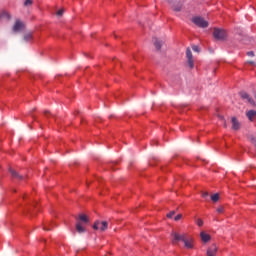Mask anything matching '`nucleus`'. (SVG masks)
Masks as SVG:
<instances>
[{
    "label": "nucleus",
    "instance_id": "nucleus-1",
    "mask_svg": "<svg viewBox=\"0 0 256 256\" xmlns=\"http://www.w3.org/2000/svg\"><path fill=\"white\" fill-rule=\"evenodd\" d=\"M213 37L216 41H225L227 39V31L219 28H215L213 32Z\"/></svg>",
    "mask_w": 256,
    "mask_h": 256
},
{
    "label": "nucleus",
    "instance_id": "nucleus-2",
    "mask_svg": "<svg viewBox=\"0 0 256 256\" xmlns=\"http://www.w3.org/2000/svg\"><path fill=\"white\" fill-rule=\"evenodd\" d=\"M192 22L197 25V27H200L201 29H205L209 27V22L204 20L202 17H194L192 19Z\"/></svg>",
    "mask_w": 256,
    "mask_h": 256
},
{
    "label": "nucleus",
    "instance_id": "nucleus-3",
    "mask_svg": "<svg viewBox=\"0 0 256 256\" xmlns=\"http://www.w3.org/2000/svg\"><path fill=\"white\" fill-rule=\"evenodd\" d=\"M107 227H109V223H107V221H96L93 225V229L95 231H107Z\"/></svg>",
    "mask_w": 256,
    "mask_h": 256
},
{
    "label": "nucleus",
    "instance_id": "nucleus-4",
    "mask_svg": "<svg viewBox=\"0 0 256 256\" xmlns=\"http://www.w3.org/2000/svg\"><path fill=\"white\" fill-rule=\"evenodd\" d=\"M172 243L173 245H176V243H179V241H185L187 234L183 233V234H179L177 232H172Z\"/></svg>",
    "mask_w": 256,
    "mask_h": 256
},
{
    "label": "nucleus",
    "instance_id": "nucleus-5",
    "mask_svg": "<svg viewBox=\"0 0 256 256\" xmlns=\"http://www.w3.org/2000/svg\"><path fill=\"white\" fill-rule=\"evenodd\" d=\"M239 95H240L241 99H243V101H246L250 105H255V100L249 95V93H247L245 91H241V92H239Z\"/></svg>",
    "mask_w": 256,
    "mask_h": 256
},
{
    "label": "nucleus",
    "instance_id": "nucleus-6",
    "mask_svg": "<svg viewBox=\"0 0 256 256\" xmlns=\"http://www.w3.org/2000/svg\"><path fill=\"white\" fill-rule=\"evenodd\" d=\"M186 57H187L188 66L190 67V69H193V67H195V64L193 61V53L189 48L186 49Z\"/></svg>",
    "mask_w": 256,
    "mask_h": 256
},
{
    "label": "nucleus",
    "instance_id": "nucleus-7",
    "mask_svg": "<svg viewBox=\"0 0 256 256\" xmlns=\"http://www.w3.org/2000/svg\"><path fill=\"white\" fill-rule=\"evenodd\" d=\"M25 29V24L21 20H16L14 26H13V31L14 33H19Z\"/></svg>",
    "mask_w": 256,
    "mask_h": 256
},
{
    "label": "nucleus",
    "instance_id": "nucleus-8",
    "mask_svg": "<svg viewBox=\"0 0 256 256\" xmlns=\"http://www.w3.org/2000/svg\"><path fill=\"white\" fill-rule=\"evenodd\" d=\"M231 123H232V129L234 131H239V129H241V122L237 120V117H232Z\"/></svg>",
    "mask_w": 256,
    "mask_h": 256
},
{
    "label": "nucleus",
    "instance_id": "nucleus-9",
    "mask_svg": "<svg viewBox=\"0 0 256 256\" xmlns=\"http://www.w3.org/2000/svg\"><path fill=\"white\" fill-rule=\"evenodd\" d=\"M11 173L12 179H18V181L23 180V175L19 174L17 171L13 170V168L9 169Z\"/></svg>",
    "mask_w": 256,
    "mask_h": 256
},
{
    "label": "nucleus",
    "instance_id": "nucleus-10",
    "mask_svg": "<svg viewBox=\"0 0 256 256\" xmlns=\"http://www.w3.org/2000/svg\"><path fill=\"white\" fill-rule=\"evenodd\" d=\"M217 255V245L213 244L207 250V256H215Z\"/></svg>",
    "mask_w": 256,
    "mask_h": 256
},
{
    "label": "nucleus",
    "instance_id": "nucleus-11",
    "mask_svg": "<svg viewBox=\"0 0 256 256\" xmlns=\"http://www.w3.org/2000/svg\"><path fill=\"white\" fill-rule=\"evenodd\" d=\"M200 237H201V241H203V243H209V241H211V235H209L205 232H201Z\"/></svg>",
    "mask_w": 256,
    "mask_h": 256
},
{
    "label": "nucleus",
    "instance_id": "nucleus-12",
    "mask_svg": "<svg viewBox=\"0 0 256 256\" xmlns=\"http://www.w3.org/2000/svg\"><path fill=\"white\" fill-rule=\"evenodd\" d=\"M76 231L77 233H85V226L81 222L76 223Z\"/></svg>",
    "mask_w": 256,
    "mask_h": 256
},
{
    "label": "nucleus",
    "instance_id": "nucleus-13",
    "mask_svg": "<svg viewBox=\"0 0 256 256\" xmlns=\"http://www.w3.org/2000/svg\"><path fill=\"white\" fill-rule=\"evenodd\" d=\"M183 243L186 249H193V239L187 240V238H184Z\"/></svg>",
    "mask_w": 256,
    "mask_h": 256
},
{
    "label": "nucleus",
    "instance_id": "nucleus-14",
    "mask_svg": "<svg viewBox=\"0 0 256 256\" xmlns=\"http://www.w3.org/2000/svg\"><path fill=\"white\" fill-rule=\"evenodd\" d=\"M80 223H89V217H87V215L85 214H80L79 217H78Z\"/></svg>",
    "mask_w": 256,
    "mask_h": 256
},
{
    "label": "nucleus",
    "instance_id": "nucleus-15",
    "mask_svg": "<svg viewBox=\"0 0 256 256\" xmlns=\"http://www.w3.org/2000/svg\"><path fill=\"white\" fill-rule=\"evenodd\" d=\"M249 121H253L256 117V111L255 110H249L247 113H246Z\"/></svg>",
    "mask_w": 256,
    "mask_h": 256
},
{
    "label": "nucleus",
    "instance_id": "nucleus-16",
    "mask_svg": "<svg viewBox=\"0 0 256 256\" xmlns=\"http://www.w3.org/2000/svg\"><path fill=\"white\" fill-rule=\"evenodd\" d=\"M153 43L158 51H159V49H161V45H163V41H161L157 38H153Z\"/></svg>",
    "mask_w": 256,
    "mask_h": 256
},
{
    "label": "nucleus",
    "instance_id": "nucleus-17",
    "mask_svg": "<svg viewBox=\"0 0 256 256\" xmlns=\"http://www.w3.org/2000/svg\"><path fill=\"white\" fill-rule=\"evenodd\" d=\"M172 9H173V11H176L177 13H179V11H181V9H183V4L178 2L177 4L172 5Z\"/></svg>",
    "mask_w": 256,
    "mask_h": 256
},
{
    "label": "nucleus",
    "instance_id": "nucleus-18",
    "mask_svg": "<svg viewBox=\"0 0 256 256\" xmlns=\"http://www.w3.org/2000/svg\"><path fill=\"white\" fill-rule=\"evenodd\" d=\"M211 201H213L214 203H217V201H219V193L213 194L211 196Z\"/></svg>",
    "mask_w": 256,
    "mask_h": 256
},
{
    "label": "nucleus",
    "instance_id": "nucleus-19",
    "mask_svg": "<svg viewBox=\"0 0 256 256\" xmlns=\"http://www.w3.org/2000/svg\"><path fill=\"white\" fill-rule=\"evenodd\" d=\"M32 37H33V34L27 33L24 35V41H31Z\"/></svg>",
    "mask_w": 256,
    "mask_h": 256
},
{
    "label": "nucleus",
    "instance_id": "nucleus-20",
    "mask_svg": "<svg viewBox=\"0 0 256 256\" xmlns=\"http://www.w3.org/2000/svg\"><path fill=\"white\" fill-rule=\"evenodd\" d=\"M63 13H65V10L60 9V10L57 11L56 15H57L58 17H62V16H63Z\"/></svg>",
    "mask_w": 256,
    "mask_h": 256
},
{
    "label": "nucleus",
    "instance_id": "nucleus-21",
    "mask_svg": "<svg viewBox=\"0 0 256 256\" xmlns=\"http://www.w3.org/2000/svg\"><path fill=\"white\" fill-rule=\"evenodd\" d=\"M24 5L27 7L28 5H33V1L32 0H26L24 2Z\"/></svg>",
    "mask_w": 256,
    "mask_h": 256
},
{
    "label": "nucleus",
    "instance_id": "nucleus-22",
    "mask_svg": "<svg viewBox=\"0 0 256 256\" xmlns=\"http://www.w3.org/2000/svg\"><path fill=\"white\" fill-rule=\"evenodd\" d=\"M182 217H183V215L178 214L175 216L174 221H180V219H182Z\"/></svg>",
    "mask_w": 256,
    "mask_h": 256
},
{
    "label": "nucleus",
    "instance_id": "nucleus-23",
    "mask_svg": "<svg viewBox=\"0 0 256 256\" xmlns=\"http://www.w3.org/2000/svg\"><path fill=\"white\" fill-rule=\"evenodd\" d=\"M196 223L198 227H203V221L201 219H197Z\"/></svg>",
    "mask_w": 256,
    "mask_h": 256
},
{
    "label": "nucleus",
    "instance_id": "nucleus-24",
    "mask_svg": "<svg viewBox=\"0 0 256 256\" xmlns=\"http://www.w3.org/2000/svg\"><path fill=\"white\" fill-rule=\"evenodd\" d=\"M173 215H175V211H171L170 213L167 214L168 219L173 218Z\"/></svg>",
    "mask_w": 256,
    "mask_h": 256
},
{
    "label": "nucleus",
    "instance_id": "nucleus-25",
    "mask_svg": "<svg viewBox=\"0 0 256 256\" xmlns=\"http://www.w3.org/2000/svg\"><path fill=\"white\" fill-rule=\"evenodd\" d=\"M192 50L195 51L196 53H199V46H192Z\"/></svg>",
    "mask_w": 256,
    "mask_h": 256
},
{
    "label": "nucleus",
    "instance_id": "nucleus-26",
    "mask_svg": "<svg viewBox=\"0 0 256 256\" xmlns=\"http://www.w3.org/2000/svg\"><path fill=\"white\" fill-rule=\"evenodd\" d=\"M202 197L207 199L209 197V192H202Z\"/></svg>",
    "mask_w": 256,
    "mask_h": 256
},
{
    "label": "nucleus",
    "instance_id": "nucleus-27",
    "mask_svg": "<svg viewBox=\"0 0 256 256\" xmlns=\"http://www.w3.org/2000/svg\"><path fill=\"white\" fill-rule=\"evenodd\" d=\"M223 211H224L223 206H219V207L217 208V213H223Z\"/></svg>",
    "mask_w": 256,
    "mask_h": 256
},
{
    "label": "nucleus",
    "instance_id": "nucleus-28",
    "mask_svg": "<svg viewBox=\"0 0 256 256\" xmlns=\"http://www.w3.org/2000/svg\"><path fill=\"white\" fill-rule=\"evenodd\" d=\"M248 57H254L255 56V53H253V51H250L247 53Z\"/></svg>",
    "mask_w": 256,
    "mask_h": 256
},
{
    "label": "nucleus",
    "instance_id": "nucleus-29",
    "mask_svg": "<svg viewBox=\"0 0 256 256\" xmlns=\"http://www.w3.org/2000/svg\"><path fill=\"white\" fill-rule=\"evenodd\" d=\"M43 230H44V231H51V229H50V228H47L46 226L43 227Z\"/></svg>",
    "mask_w": 256,
    "mask_h": 256
},
{
    "label": "nucleus",
    "instance_id": "nucleus-30",
    "mask_svg": "<svg viewBox=\"0 0 256 256\" xmlns=\"http://www.w3.org/2000/svg\"><path fill=\"white\" fill-rule=\"evenodd\" d=\"M248 63H250V65H255V62L253 61H249Z\"/></svg>",
    "mask_w": 256,
    "mask_h": 256
},
{
    "label": "nucleus",
    "instance_id": "nucleus-31",
    "mask_svg": "<svg viewBox=\"0 0 256 256\" xmlns=\"http://www.w3.org/2000/svg\"><path fill=\"white\" fill-rule=\"evenodd\" d=\"M44 114L47 116L49 115V111H45Z\"/></svg>",
    "mask_w": 256,
    "mask_h": 256
},
{
    "label": "nucleus",
    "instance_id": "nucleus-32",
    "mask_svg": "<svg viewBox=\"0 0 256 256\" xmlns=\"http://www.w3.org/2000/svg\"><path fill=\"white\" fill-rule=\"evenodd\" d=\"M5 15H7V17H11V16H9V14H7V13H5Z\"/></svg>",
    "mask_w": 256,
    "mask_h": 256
},
{
    "label": "nucleus",
    "instance_id": "nucleus-33",
    "mask_svg": "<svg viewBox=\"0 0 256 256\" xmlns=\"http://www.w3.org/2000/svg\"><path fill=\"white\" fill-rule=\"evenodd\" d=\"M220 119H223V116H220Z\"/></svg>",
    "mask_w": 256,
    "mask_h": 256
}]
</instances>
